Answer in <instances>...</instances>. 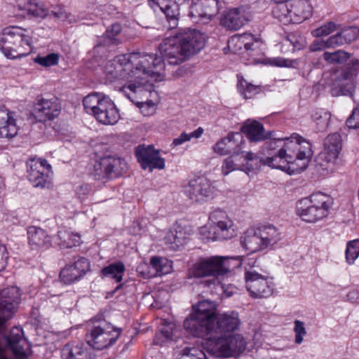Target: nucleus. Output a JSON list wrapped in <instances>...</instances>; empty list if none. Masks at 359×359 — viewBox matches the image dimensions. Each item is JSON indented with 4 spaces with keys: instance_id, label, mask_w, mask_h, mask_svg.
I'll return each mask as SVG.
<instances>
[{
    "instance_id": "nucleus-1",
    "label": "nucleus",
    "mask_w": 359,
    "mask_h": 359,
    "mask_svg": "<svg viewBox=\"0 0 359 359\" xmlns=\"http://www.w3.org/2000/svg\"><path fill=\"white\" fill-rule=\"evenodd\" d=\"M207 36L195 29H187L165 39L158 47L161 57L154 54L132 53L116 56L114 68L120 79L135 81L120 88L130 101L135 102L143 93V85L149 79L157 81L164 69V60L170 65H178L199 53L205 46Z\"/></svg>"
},
{
    "instance_id": "nucleus-2",
    "label": "nucleus",
    "mask_w": 359,
    "mask_h": 359,
    "mask_svg": "<svg viewBox=\"0 0 359 359\" xmlns=\"http://www.w3.org/2000/svg\"><path fill=\"white\" fill-rule=\"evenodd\" d=\"M214 302L203 300L193 306V312L184 322V329L204 341L218 340L238 329L241 320L236 311L216 313Z\"/></svg>"
},
{
    "instance_id": "nucleus-3",
    "label": "nucleus",
    "mask_w": 359,
    "mask_h": 359,
    "mask_svg": "<svg viewBox=\"0 0 359 359\" xmlns=\"http://www.w3.org/2000/svg\"><path fill=\"white\" fill-rule=\"evenodd\" d=\"M33 32L21 27L11 26L0 32V50L11 60L30 54L34 48Z\"/></svg>"
},
{
    "instance_id": "nucleus-4",
    "label": "nucleus",
    "mask_w": 359,
    "mask_h": 359,
    "mask_svg": "<svg viewBox=\"0 0 359 359\" xmlns=\"http://www.w3.org/2000/svg\"><path fill=\"white\" fill-rule=\"evenodd\" d=\"M332 204L329 195L316 192L297 202V213L303 221L315 223L328 215Z\"/></svg>"
},
{
    "instance_id": "nucleus-5",
    "label": "nucleus",
    "mask_w": 359,
    "mask_h": 359,
    "mask_svg": "<svg viewBox=\"0 0 359 359\" xmlns=\"http://www.w3.org/2000/svg\"><path fill=\"white\" fill-rule=\"evenodd\" d=\"M245 262V280L247 290L255 298H266L274 290L273 278L266 273H262L256 265L257 261L248 258Z\"/></svg>"
},
{
    "instance_id": "nucleus-6",
    "label": "nucleus",
    "mask_w": 359,
    "mask_h": 359,
    "mask_svg": "<svg viewBox=\"0 0 359 359\" xmlns=\"http://www.w3.org/2000/svg\"><path fill=\"white\" fill-rule=\"evenodd\" d=\"M203 344L206 351L211 355L215 357H228L233 353L244 351L247 342L241 334H229L218 340L204 341Z\"/></svg>"
},
{
    "instance_id": "nucleus-7",
    "label": "nucleus",
    "mask_w": 359,
    "mask_h": 359,
    "mask_svg": "<svg viewBox=\"0 0 359 359\" xmlns=\"http://www.w3.org/2000/svg\"><path fill=\"white\" fill-rule=\"evenodd\" d=\"M86 113L103 125H111L112 120V102L109 97L100 93H92L83 100Z\"/></svg>"
},
{
    "instance_id": "nucleus-8",
    "label": "nucleus",
    "mask_w": 359,
    "mask_h": 359,
    "mask_svg": "<svg viewBox=\"0 0 359 359\" xmlns=\"http://www.w3.org/2000/svg\"><path fill=\"white\" fill-rule=\"evenodd\" d=\"M209 221L210 233L212 235L208 236V239L228 240L237 235L236 226L224 210L219 208L213 210L210 213Z\"/></svg>"
},
{
    "instance_id": "nucleus-9",
    "label": "nucleus",
    "mask_w": 359,
    "mask_h": 359,
    "mask_svg": "<svg viewBox=\"0 0 359 359\" xmlns=\"http://www.w3.org/2000/svg\"><path fill=\"white\" fill-rule=\"evenodd\" d=\"M184 188L186 196L194 203L202 204L215 196V187L205 176L191 178Z\"/></svg>"
},
{
    "instance_id": "nucleus-10",
    "label": "nucleus",
    "mask_w": 359,
    "mask_h": 359,
    "mask_svg": "<svg viewBox=\"0 0 359 359\" xmlns=\"http://www.w3.org/2000/svg\"><path fill=\"white\" fill-rule=\"evenodd\" d=\"M222 266L223 257L212 256L208 258H201L189 269V275L195 278L212 277L215 280L220 283V279L225 277Z\"/></svg>"
},
{
    "instance_id": "nucleus-11",
    "label": "nucleus",
    "mask_w": 359,
    "mask_h": 359,
    "mask_svg": "<svg viewBox=\"0 0 359 359\" xmlns=\"http://www.w3.org/2000/svg\"><path fill=\"white\" fill-rule=\"evenodd\" d=\"M341 135L334 133L329 135L325 140L324 149L319 155L318 165L326 174L332 173L335 170L336 161L341 149Z\"/></svg>"
},
{
    "instance_id": "nucleus-12",
    "label": "nucleus",
    "mask_w": 359,
    "mask_h": 359,
    "mask_svg": "<svg viewBox=\"0 0 359 359\" xmlns=\"http://www.w3.org/2000/svg\"><path fill=\"white\" fill-rule=\"evenodd\" d=\"M61 109V104L57 97H39L33 104L31 114L36 121L45 123L57 118Z\"/></svg>"
},
{
    "instance_id": "nucleus-13",
    "label": "nucleus",
    "mask_w": 359,
    "mask_h": 359,
    "mask_svg": "<svg viewBox=\"0 0 359 359\" xmlns=\"http://www.w3.org/2000/svg\"><path fill=\"white\" fill-rule=\"evenodd\" d=\"M269 155L266 158L260 159L262 164L267 165L272 168L281 170L290 175L302 172L306 166L304 163L301 168L297 166L294 161L293 155L291 152H289L288 149L285 147V142L277 153L273 154L269 153Z\"/></svg>"
},
{
    "instance_id": "nucleus-14",
    "label": "nucleus",
    "mask_w": 359,
    "mask_h": 359,
    "mask_svg": "<svg viewBox=\"0 0 359 359\" xmlns=\"http://www.w3.org/2000/svg\"><path fill=\"white\" fill-rule=\"evenodd\" d=\"M90 271V262L83 257H79L74 262L67 264L60 270V281L65 285H71L81 280Z\"/></svg>"
},
{
    "instance_id": "nucleus-15",
    "label": "nucleus",
    "mask_w": 359,
    "mask_h": 359,
    "mask_svg": "<svg viewBox=\"0 0 359 359\" xmlns=\"http://www.w3.org/2000/svg\"><path fill=\"white\" fill-rule=\"evenodd\" d=\"M20 298V292L17 287H10L0 291V331L16 311Z\"/></svg>"
},
{
    "instance_id": "nucleus-16",
    "label": "nucleus",
    "mask_w": 359,
    "mask_h": 359,
    "mask_svg": "<svg viewBox=\"0 0 359 359\" xmlns=\"http://www.w3.org/2000/svg\"><path fill=\"white\" fill-rule=\"evenodd\" d=\"M135 154L137 162L144 170L152 172L154 170H163L165 168V159L161 156L159 151L155 149L152 145L137 146Z\"/></svg>"
},
{
    "instance_id": "nucleus-17",
    "label": "nucleus",
    "mask_w": 359,
    "mask_h": 359,
    "mask_svg": "<svg viewBox=\"0 0 359 359\" xmlns=\"http://www.w3.org/2000/svg\"><path fill=\"white\" fill-rule=\"evenodd\" d=\"M51 165L46 159L31 161L28 170V179L34 187H49L51 184Z\"/></svg>"
},
{
    "instance_id": "nucleus-18",
    "label": "nucleus",
    "mask_w": 359,
    "mask_h": 359,
    "mask_svg": "<svg viewBox=\"0 0 359 359\" xmlns=\"http://www.w3.org/2000/svg\"><path fill=\"white\" fill-rule=\"evenodd\" d=\"M189 9V15L195 22L206 24L218 13V0H196Z\"/></svg>"
},
{
    "instance_id": "nucleus-19",
    "label": "nucleus",
    "mask_w": 359,
    "mask_h": 359,
    "mask_svg": "<svg viewBox=\"0 0 359 359\" xmlns=\"http://www.w3.org/2000/svg\"><path fill=\"white\" fill-rule=\"evenodd\" d=\"M245 140L241 133H230L226 137L220 139L212 147L215 153L220 156L229 154L240 156V151L243 149Z\"/></svg>"
},
{
    "instance_id": "nucleus-20",
    "label": "nucleus",
    "mask_w": 359,
    "mask_h": 359,
    "mask_svg": "<svg viewBox=\"0 0 359 359\" xmlns=\"http://www.w3.org/2000/svg\"><path fill=\"white\" fill-rule=\"evenodd\" d=\"M356 84V74L349 70L343 71L333 81L331 94L335 97L347 96L353 99Z\"/></svg>"
},
{
    "instance_id": "nucleus-21",
    "label": "nucleus",
    "mask_w": 359,
    "mask_h": 359,
    "mask_svg": "<svg viewBox=\"0 0 359 359\" xmlns=\"http://www.w3.org/2000/svg\"><path fill=\"white\" fill-rule=\"evenodd\" d=\"M110 325L105 320H101L95 325L86 334V341L89 346L95 349L102 350L107 348L112 342Z\"/></svg>"
},
{
    "instance_id": "nucleus-22",
    "label": "nucleus",
    "mask_w": 359,
    "mask_h": 359,
    "mask_svg": "<svg viewBox=\"0 0 359 359\" xmlns=\"http://www.w3.org/2000/svg\"><path fill=\"white\" fill-rule=\"evenodd\" d=\"M99 161L95 164V175L103 180L110 177L112 172V151L109 145L102 144L95 149Z\"/></svg>"
},
{
    "instance_id": "nucleus-23",
    "label": "nucleus",
    "mask_w": 359,
    "mask_h": 359,
    "mask_svg": "<svg viewBox=\"0 0 359 359\" xmlns=\"http://www.w3.org/2000/svg\"><path fill=\"white\" fill-rule=\"evenodd\" d=\"M278 141H285V147L297 160H309L312 155L311 143L300 135L293 133L290 137L278 138Z\"/></svg>"
},
{
    "instance_id": "nucleus-24",
    "label": "nucleus",
    "mask_w": 359,
    "mask_h": 359,
    "mask_svg": "<svg viewBox=\"0 0 359 359\" xmlns=\"http://www.w3.org/2000/svg\"><path fill=\"white\" fill-rule=\"evenodd\" d=\"M251 17L250 8L242 6L231 9L222 18V24L228 29H238L250 21Z\"/></svg>"
},
{
    "instance_id": "nucleus-25",
    "label": "nucleus",
    "mask_w": 359,
    "mask_h": 359,
    "mask_svg": "<svg viewBox=\"0 0 359 359\" xmlns=\"http://www.w3.org/2000/svg\"><path fill=\"white\" fill-rule=\"evenodd\" d=\"M150 6L155 10L158 7L165 14L168 22V28L175 29L178 25V16L180 15V8L177 3L175 0H149Z\"/></svg>"
},
{
    "instance_id": "nucleus-26",
    "label": "nucleus",
    "mask_w": 359,
    "mask_h": 359,
    "mask_svg": "<svg viewBox=\"0 0 359 359\" xmlns=\"http://www.w3.org/2000/svg\"><path fill=\"white\" fill-rule=\"evenodd\" d=\"M18 130L15 112L0 106V138L12 139L17 135Z\"/></svg>"
},
{
    "instance_id": "nucleus-27",
    "label": "nucleus",
    "mask_w": 359,
    "mask_h": 359,
    "mask_svg": "<svg viewBox=\"0 0 359 359\" xmlns=\"http://www.w3.org/2000/svg\"><path fill=\"white\" fill-rule=\"evenodd\" d=\"M28 243L32 250H44L52 245L50 235L43 229L32 226L27 229Z\"/></svg>"
},
{
    "instance_id": "nucleus-28",
    "label": "nucleus",
    "mask_w": 359,
    "mask_h": 359,
    "mask_svg": "<svg viewBox=\"0 0 359 359\" xmlns=\"http://www.w3.org/2000/svg\"><path fill=\"white\" fill-rule=\"evenodd\" d=\"M189 240V234L180 225H173L166 233L163 242L167 248L172 250H178L183 247Z\"/></svg>"
},
{
    "instance_id": "nucleus-29",
    "label": "nucleus",
    "mask_w": 359,
    "mask_h": 359,
    "mask_svg": "<svg viewBox=\"0 0 359 359\" xmlns=\"http://www.w3.org/2000/svg\"><path fill=\"white\" fill-rule=\"evenodd\" d=\"M241 131L250 142H262L271 138L273 133L266 131L262 123L255 120H247L241 127Z\"/></svg>"
},
{
    "instance_id": "nucleus-30",
    "label": "nucleus",
    "mask_w": 359,
    "mask_h": 359,
    "mask_svg": "<svg viewBox=\"0 0 359 359\" xmlns=\"http://www.w3.org/2000/svg\"><path fill=\"white\" fill-rule=\"evenodd\" d=\"M16 9L20 11V15L44 18L48 11L44 5L39 0H17Z\"/></svg>"
},
{
    "instance_id": "nucleus-31",
    "label": "nucleus",
    "mask_w": 359,
    "mask_h": 359,
    "mask_svg": "<svg viewBox=\"0 0 359 359\" xmlns=\"http://www.w3.org/2000/svg\"><path fill=\"white\" fill-rule=\"evenodd\" d=\"M241 245L249 253H254L264 250L263 241L257 229H247L240 238Z\"/></svg>"
},
{
    "instance_id": "nucleus-32",
    "label": "nucleus",
    "mask_w": 359,
    "mask_h": 359,
    "mask_svg": "<svg viewBox=\"0 0 359 359\" xmlns=\"http://www.w3.org/2000/svg\"><path fill=\"white\" fill-rule=\"evenodd\" d=\"M63 359H93L83 344L72 342L66 344L62 350Z\"/></svg>"
},
{
    "instance_id": "nucleus-33",
    "label": "nucleus",
    "mask_w": 359,
    "mask_h": 359,
    "mask_svg": "<svg viewBox=\"0 0 359 359\" xmlns=\"http://www.w3.org/2000/svg\"><path fill=\"white\" fill-rule=\"evenodd\" d=\"M237 90L243 98L252 99L263 92V87L252 83L241 74H237Z\"/></svg>"
},
{
    "instance_id": "nucleus-34",
    "label": "nucleus",
    "mask_w": 359,
    "mask_h": 359,
    "mask_svg": "<svg viewBox=\"0 0 359 359\" xmlns=\"http://www.w3.org/2000/svg\"><path fill=\"white\" fill-rule=\"evenodd\" d=\"M359 36V29L355 26L346 27L332 35L335 48L348 44L356 40Z\"/></svg>"
},
{
    "instance_id": "nucleus-35",
    "label": "nucleus",
    "mask_w": 359,
    "mask_h": 359,
    "mask_svg": "<svg viewBox=\"0 0 359 359\" xmlns=\"http://www.w3.org/2000/svg\"><path fill=\"white\" fill-rule=\"evenodd\" d=\"M57 244L60 248H71L79 246L81 243V236L77 233L62 229L57 231Z\"/></svg>"
},
{
    "instance_id": "nucleus-36",
    "label": "nucleus",
    "mask_w": 359,
    "mask_h": 359,
    "mask_svg": "<svg viewBox=\"0 0 359 359\" xmlns=\"http://www.w3.org/2000/svg\"><path fill=\"white\" fill-rule=\"evenodd\" d=\"M265 249L276 244L281 238L280 232L273 225H265L257 228Z\"/></svg>"
},
{
    "instance_id": "nucleus-37",
    "label": "nucleus",
    "mask_w": 359,
    "mask_h": 359,
    "mask_svg": "<svg viewBox=\"0 0 359 359\" xmlns=\"http://www.w3.org/2000/svg\"><path fill=\"white\" fill-rule=\"evenodd\" d=\"M150 266L154 270V276H163L172 271V263L163 257L154 256L150 259Z\"/></svg>"
},
{
    "instance_id": "nucleus-38",
    "label": "nucleus",
    "mask_w": 359,
    "mask_h": 359,
    "mask_svg": "<svg viewBox=\"0 0 359 359\" xmlns=\"http://www.w3.org/2000/svg\"><path fill=\"white\" fill-rule=\"evenodd\" d=\"M292 3L295 14L300 18V22L311 15L312 6L309 0H292Z\"/></svg>"
},
{
    "instance_id": "nucleus-39",
    "label": "nucleus",
    "mask_w": 359,
    "mask_h": 359,
    "mask_svg": "<svg viewBox=\"0 0 359 359\" xmlns=\"http://www.w3.org/2000/svg\"><path fill=\"white\" fill-rule=\"evenodd\" d=\"M288 2L289 1L276 2V4L273 7L272 10L273 16L285 25H287L288 20H290L287 15Z\"/></svg>"
},
{
    "instance_id": "nucleus-40",
    "label": "nucleus",
    "mask_w": 359,
    "mask_h": 359,
    "mask_svg": "<svg viewBox=\"0 0 359 359\" xmlns=\"http://www.w3.org/2000/svg\"><path fill=\"white\" fill-rule=\"evenodd\" d=\"M312 118L316 125V130L322 132L327 128L330 119V114L322 109L316 110L313 113Z\"/></svg>"
},
{
    "instance_id": "nucleus-41",
    "label": "nucleus",
    "mask_w": 359,
    "mask_h": 359,
    "mask_svg": "<svg viewBox=\"0 0 359 359\" xmlns=\"http://www.w3.org/2000/svg\"><path fill=\"white\" fill-rule=\"evenodd\" d=\"M349 54L346 51L339 50L334 52H325L324 60L329 64H343L349 58Z\"/></svg>"
},
{
    "instance_id": "nucleus-42",
    "label": "nucleus",
    "mask_w": 359,
    "mask_h": 359,
    "mask_svg": "<svg viewBox=\"0 0 359 359\" xmlns=\"http://www.w3.org/2000/svg\"><path fill=\"white\" fill-rule=\"evenodd\" d=\"M346 262L348 264H353L359 257V239L348 241L345 251Z\"/></svg>"
},
{
    "instance_id": "nucleus-43",
    "label": "nucleus",
    "mask_w": 359,
    "mask_h": 359,
    "mask_svg": "<svg viewBox=\"0 0 359 359\" xmlns=\"http://www.w3.org/2000/svg\"><path fill=\"white\" fill-rule=\"evenodd\" d=\"M238 157L237 155H231L224 161L222 171L224 175L235 170L243 169Z\"/></svg>"
},
{
    "instance_id": "nucleus-44",
    "label": "nucleus",
    "mask_w": 359,
    "mask_h": 359,
    "mask_svg": "<svg viewBox=\"0 0 359 359\" xmlns=\"http://www.w3.org/2000/svg\"><path fill=\"white\" fill-rule=\"evenodd\" d=\"M173 325L171 324L163 325L154 337V343L161 345L165 341L172 339Z\"/></svg>"
},
{
    "instance_id": "nucleus-45",
    "label": "nucleus",
    "mask_w": 359,
    "mask_h": 359,
    "mask_svg": "<svg viewBox=\"0 0 359 359\" xmlns=\"http://www.w3.org/2000/svg\"><path fill=\"white\" fill-rule=\"evenodd\" d=\"M243 262L240 257H223V270L225 276H228L235 269L239 268Z\"/></svg>"
},
{
    "instance_id": "nucleus-46",
    "label": "nucleus",
    "mask_w": 359,
    "mask_h": 359,
    "mask_svg": "<svg viewBox=\"0 0 359 359\" xmlns=\"http://www.w3.org/2000/svg\"><path fill=\"white\" fill-rule=\"evenodd\" d=\"M180 359H207V356L198 348L187 346L182 350V356Z\"/></svg>"
},
{
    "instance_id": "nucleus-47",
    "label": "nucleus",
    "mask_w": 359,
    "mask_h": 359,
    "mask_svg": "<svg viewBox=\"0 0 359 359\" xmlns=\"http://www.w3.org/2000/svg\"><path fill=\"white\" fill-rule=\"evenodd\" d=\"M60 55L57 53H52L45 56L39 55L34 59V62L44 67H49L58 64Z\"/></svg>"
},
{
    "instance_id": "nucleus-48",
    "label": "nucleus",
    "mask_w": 359,
    "mask_h": 359,
    "mask_svg": "<svg viewBox=\"0 0 359 359\" xmlns=\"http://www.w3.org/2000/svg\"><path fill=\"white\" fill-rule=\"evenodd\" d=\"M330 48H335L332 36L328 37L326 39H316L310 45V50L311 51H319Z\"/></svg>"
},
{
    "instance_id": "nucleus-49",
    "label": "nucleus",
    "mask_w": 359,
    "mask_h": 359,
    "mask_svg": "<svg viewBox=\"0 0 359 359\" xmlns=\"http://www.w3.org/2000/svg\"><path fill=\"white\" fill-rule=\"evenodd\" d=\"M337 29V25L332 21L327 22L320 27L311 32L314 37L320 38L321 36H327L334 32Z\"/></svg>"
},
{
    "instance_id": "nucleus-50",
    "label": "nucleus",
    "mask_w": 359,
    "mask_h": 359,
    "mask_svg": "<svg viewBox=\"0 0 359 359\" xmlns=\"http://www.w3.org/2000/svg\"><path fill=\"white\" fill-rule=\"evenodd\" d=\"M126 271V268L124 264L121 262H116L114 263V280L119 283V285L114 289V293L118 290L123 286V284L121 283L123 280V275Z\"/></svg>"
},
{
    "instance_id": "nucleus-51",
    "label": "nucleus",
    "mask_w": 359,
    "mask_h": 359,
    "mask_svg": "<svg viewBox=\"0 0 359 359\" xmlns=\"http://www.w3.org/2000/svg\"><path fill=\"white\" fill-rule=\"evenodd\" d=\"M10 347L18 358H27L31 352L30 346L27 341L11 345Z\"/></svg>"
},
{
    "instance_id": "nucleus-52",
    "label": "nucleus",
    "mask_w": 359,
    "mask_h": 359,
    "mask_svg": "<svg viewBox=\"0 0 359 359\" xmlns=\"http://www.w3.org/2000/svg\"><path fill=\"white\" fill-rule=\"evenodd\" d=\"M25 341H26V340L23 338L22 329L18 327H13L8 337V343L9 346L20 343H25Z\"/></svg>"
},
{
    "instance_id": "nucleus-53",
    "label": "nucleus",
    "mask_w": 359,
    "mask_h": 359,
    "mask_svg": "<svg viewBox=\"0 0 359 359\" xmlns=\"http://www.w3.org/2000/svg\"><path fill=\"white\" fill-rule=\"evenodd\" d=\"M294 332L295 333V343L301 344L303 342L304 337L306 334L304 323L299 320H294Z\"/></svg>"
},
{
    "instance_id": "nucleus-54",
    "label": "nucleus",
    "mask_w": 359,
    "mask_h": 359,
    "mask_svg": "<svg viewBox=\"0 0 359 359\" xmlns=\"http://www.w3.org/2000/svg\"><path fill=\"white\" fill-rule=\"evenodd\" d=\"M128 164L126 161L120 157H114V175L119 177L126 172Z\"/></svg>"
},
{
    "instance_id": "nucleus-55",
    "label": "nucleus",
    "mask_w": 359,
    "mask_h": 359,
    "mask_svg": "<svg viewBox=\"0 0 359 359\" xmlns=\"http://www.w3.org/2000/svg\"><path fill=\"white\" fill-rule=\"evenodd\" d=\"M346 126L349 128L356 129L359 128V103L353 108L351 115L346 121Z\"/></svg>"
},
{
    "instance_id": "nucleus-56",
    "label": "nucleus",
    "mask_w": 359,
    "mask_h": 359,
    "mask_svg": "<svg viewBox=\"0 0 359 359\" xmlns=\"http://www.w3.org/2000/svg\"><path fill=\"white\" fill-rule=\"evenodd\" d=\"M239 160L241 164L242 168L244 166V165L248 164L250 161H259L262 158V157H259L257 154L252 153V152H246L243 151H240V156H239Z\"/></svg>"
},
{
    "instance_id": "nucleus-57",
    "label": "nucleus",
    "mask_w": 359,
    "mask_h": 359,
    "mask_svg": "<svg viewBox=\"0 0 359 359\" xmlns=\"http://www.w3.org/2000/svg\"><path fill=\"white\" fill-rule=\"evenodd\" d=\"M243 39V37H239L238 35L231 36L228 41V48L234 53L240 50L243 46V42H245Z\"/></svg>"
},
{
    "instance_id": "nucleus-58",
    "label": "nucleus",
    "mask_w": 359,
    "mask_h": 359,
    "mask_svg": "<svg viewBox=\"0 0 359 359\" xmlns=\"http://www.w3.org/2000/svg\"><path fill=\"white\" fill-rule=\"evenodd\" d=\"M269 64L279 67H292L293 61L284 57H277L270 59Z\"/></svg>"
},
{
    "instance_id": "nucleus-59",
    "label": "nucleus",
    "mask_w": 359,
    "mask_h": 359,
    "mask_svg": "<svg viewBox=\"0 0 359 359\" xmlns=\"http://www.w3.org/2000/svg\"><path fill=\"white\" fill-rule=\"evenodd\" d=\"M224 278L223 279H220V283H217V286L220 287L223 294H225L226 297H229L232 296L234 293L237 292V288L231 284H224L222 283Z\"/></svg>"
},
{
    "instance_id": "nucleus-60",
    "label": "nucleus",
    "mask_w": 359,
    "mask_h": 359,
    "mask_svg": "<svg viewBox=\"0 0 359 359\" xmlns=\"http://www.w3.org/2000/svg\"><path fill=\"white\" fill-rule=\"evenodd\" d=\"M146 221L144 219L135 220L133 223L131 231L135 235L142 234L145 231Z\"/></svg>"
},
{
    "instance_id": "nucleus-61",
    "label": "nucleus",
    "mask_w": 359,
    "mask_h": 359,
    "mask_svg": "<svg viewBox=\"0 0 359 359\" xmlns=\"http://www.w3.org/2000/svg\"><path fill=\"white\" fill-rule=\"evenodd\" d=\"M7 259L8 253L6 247L0 243V271L5 269Z\"/></svg>"
},
{
    "instance_id": "nucleus-62",
    "label": "nucleus",
    "mask_w": 359,
    "mask_h": 359,
    "mask_svg": "<svg viewBox=\"0 0 359 359\" xmlns=\"http://www.w3.org/2000/svg\"><path fill=\"white\" fill-rule=\"evenodd\" d=\"M239 37H243V40L245 42H243V46L246 50H249L252 49V46H253L254 43V38L253 36L251 34L249 33H244L242 34H238Z\"/></svg>"
},
{
    "instance_id": "nucleus-63",
    "label": "nucleus",
    "mask_w": 359,
    "mask_h": 359,
    "mask_svg": "<svg viewBox=\"0 0 359 359\" xmlns=\"http://www.w3.org/2000/svg\"><path fill=\"white\" fill-rule=\"evenodd\" d=\"M292 1L288 2V17L290 18L288 20V24L290 23H300V18H298V15L295 14L294 9L292 8Z\"/></svg>"
},
{
    "instance_id": "nucleus-64",
    "label": "nucleus",
    "mask_w": 359,
    "mask_h": 359,
    "mask_svg": "<svg viewBox=\"0 0 359 359\" xmlns=\"http://www.w3.org/2000/svg\"><path fill=\"white\" fill-rule=\"evenodd\" d=\"M347 299L355 304H359V292L357 290L350 291L346 295Z\"/></svg>"
}]
</instances>
